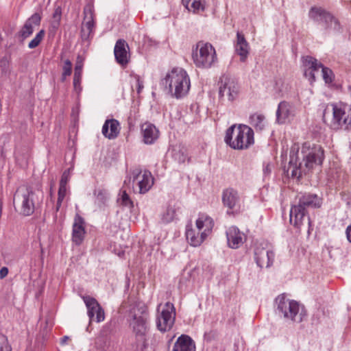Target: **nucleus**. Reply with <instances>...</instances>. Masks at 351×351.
<instances>
[{"label": "nucleus", "mask_w": 351, "mask_h": 351, "mask_svg": "<svg viewBox=\"0 0 351 351\" xmlns=\"http://www.w3.org/2000/svg\"><path fill=\"white\" fill-rule=\"evenodd\" d=\"M298 152V146L293 147L290 151L289 165L287 169H285L287 176L291 175L292 178H300L315 167L322 164L324 154L320 145H313L311 147L310 143H304L302 147V162L299 160Z\"/></svg>", "instance_id": "1"}, {"label": "nucleus", "mask_w": 351, "mask_h": 351, "mask_svg": "<svg viewBox=\"0 0 351 351\" xmlns=\"http://www.w3.org/2000/svg\"><path fill=\"white\" fill-rule=\"evenodd\" d=\"M321 205L322 200L317 195L305 193L299 196L298 204L291 208L290 223L297 228H300L305 223L310 226L308 209L319 208Z\"/></svg>", "instance_id": "2"}, {"label": "nucleus", "mask_w": 351, "mask_h": 351, "mask_svg": "<svg viewBox=\"0 0 351 351\" xmlns=\"http://www.w3.org/2000/svg\"><path fill=\"white\" fill-rule=\"evenodd\" d=\"M323 120L332 130H351V108L343 103L328 104Z\"/></svg>", "instance_id": "3"}, {"label": "nucleus", "mask_w": 351, "mask_h": 351, "mask_svg": "<svg viewBox=\"0 0 351 351\" xmlns=\"http://www.w3.org/2000/svg\"><path fill=\"white\" fill-rule=\"evenodd\" d=\"M43 197L41 190L33 191L31 187L23 185L14 195V206L20 214L29 216L34 212L36 203L42 201Z\"/></svg>", "instance_id": "4"}, {"label": "nucleus", "mask_w": 351, "mask_h": 351, "mask_svg": "<svg viewBox=\"0 0 351 351\" xmlns=\"http://www.w3.org/2000/svg\"><path fill=\"white\" fill-rule=\"evenodd\" d=\"M162 84L168 88L171 97L180 99L189 93L191 82L186 71L182 68L177 67L167 73L162 80Z\"/></svg>", "instance_id": "5"}, {"label": "nucleus", "mask_w": 351, "mask_h": 351, "mask_svg": "<svg viewBox=\"0 0 351 351\" xmlns=\"http://www.w3.org/2000/svg\"><path fill=\"white\" fill-rule=\"evenodd\" d=\"M127 317L136 337L143 339L149 329L147 306L142 302H134L130 304L127 311Z\"/></svg>", "instance_id": "6"}, {"label": "nucleus", "mask_w": 351, "mask_h": 351, "mask_svg": "<svg viewBox=\"0 0 351 351\" xmlns=\"http://www.w3.org/2000/svg\"><path fill=\"white\" fill-rule=\"evenodd\" d=\"M254 134L253 130L248 125H233L226 130L224 141L234 149H246L254 143Z\"/></svg>", "instance_id": "7"}, {"label": "nucleus", "mask_w": 351, "mask_h": 351, "mask_svg": "<svg viewBox=\"0 0 351 351\" xmlns=\"http://www.w3.org/2000/svg\"><path fill=\"white\" fill-rule=\"evenodd\" d=\"M276 313L287 321L302 322L306 317V311L298 302L289 300L285 294L278 295L275 300Z\"/></svg>", "instance_id": "8"}, {"label": "nucleus", "mask_w": 351, "mask_h": 351, "mask_svg": "<svg viewBox=\"0 0 351 351\" xmlns=\"http://www.w3.org/2000/svg\"><path fill=\"white\" fill-rule=\"evenodd\" d=\"M192 57L195 65L199 69H210L218 62L215 47L210 43L204 41L197 43Z\"/></svg>", "instance_id": "9"}, {"label": "nucleus", "mask_w": 351, "mask_h": 351, "mask_svg": "<svg viewBox=\"0 0 351 351\" xmlns=\"http://www.w3.org/2000/svg\"><path fill=\"white\" fill-rule=\"evenodd\" d=\"M302 64L304 68V75L311 83L315 81V73L322 69V74L325 83H332L334 80V74L332 70L324 66L317 59L312 56H306L302 58Z\"/></svg>", "instance_id": "10"}, {"label": "nucleus", "mask_w": 351, "mask_h": 351, "mask_svg": "<svg viewBox=\"0 0 351 351\" xmlns=\"http://www.w3.org/2000/svg\"><path fill=\"white\" fill-rule=\"evenodd\" d=\"M176 315V308L172 303L167 302L164 305L160 304L156 317L158 330L162 332L169 331L175 324Z\"/></svg>", "instance_id": "11"}, {"label": "nucleus", "mask_w": 351, "mask_h": 351, "mask_svg": "<svg viewBox=\"0 0 351 351\" xmlns=\"http://www.w3.org/2000/svg\"><path fill=\"white\" fill-rule=\"evenodd\" d=\"M237 81L228 75H223L219 82V97L221 101H233L239 93Z\"/></svg>", "instance_id": "12"}, {"label": "nucleus", "mask_w": 351, "mask_h": 351, "mask_svg": "<svg viewBox=\"0 0 351 351\" xmlns=\"http://www.w3.org/2000/svg\"><path fill=\"white\" fill-rule=\"evenodd\" d=\"M132 180L133 186L136 184L138 193L144 194L147 193L154 184V178L151 173L145 171L143 173L138 169H135L132 172V177L129 179V182Z\"/></svg>", "instance_id": "13"}, {"label": "nucleus", "mask_w": 351, "mask_h": 351, "mask_svg": "<svg viewBox=\"0 0 351 351\" xmlns=\"http://www.w3.org/2000/svg\"><path fill=\"white\" fill-rule=\"evenodd\" d=\"M83 300L86 304L90 321L101 322L104 320V311L95 298L84 296Z\"/></svg>", "instance_id": "14"}, {"label": "nucleus", "mask_w": 351, "mask_h": 351, "mask_svg": "<svg viewBox=\"0 0 351 351\" xmlns=\"http://www.w3.org/2000/svg\"><path fill=\"white\" fill-rule=\"evenodd\" d=\"M84 14L85 16L82 25L81 37L83 40H88L93 36L94 32L93 11L91 8H85Z\"/></svg>", "instance_id": "15"}, {"label": "nucleus", "mask_w": 351, "mask_h": 351, "mask_svg": "<svg viewBox=\"0 0 351 351\" xmlns=\"http://www.w3.org/2000/svg\"><path fill=\"white\" fill-rule=\"evenodd\" d=\"M295 108L287 101L280 102L276 111V121L279 124H284L290 121L295 116Z\"/></svg>", "instance_id": "16"}, {"label": "nucleus", "mask_w": 351, "mask_h": 351, "mask_svg": "<svg viewBox=\"0 0 351 351\" xmlns=\"http://www.w3.org/2000/svg\"><path fill=\"white\" fill-rule=\"evenodd\" d=\"M254 255L256 264L261 268L271 266L275 256L273 251L265 248H256Z\"/></svg>", "instance_id": "17"}, {"label": "nucleus", "mask_w": 351, "mask_h": 351, "mask_svg": "<svg viewBox=\"0 0 351 351\" xmlns=\"http://www.w3.org/2000/svg\"><path fill=\"white\" fill-rule=\"evenodd\" d=\"M228 245L232 249L239 248L245 241V235L236 226L230 227L226 231Z\"/></svg>", "instance_id": "18"}, {"label": "nucleus", "mask_w": 351, "mask_h": 351, "mask_svg": "<svg viewBox=\"0 0 351 351\" xmlns=\"http://www.w3.org/2000/svg\"><path fill=\"white\" fill-rule=\"evenodd\" d=\"M234 49L236 53L239 56L240 60L245 62L250 53V45L241 32H238L237 34Z\"/></svg>", "instance_id": "19"}, {"label": "nucleus", "mask_w": 351, "mask_h": 351, "mask_svg": "<svg viewBox=\"0 0 351 351\" xmlns=\"http://www.w3.org/2000/svg\"><path fill=\"white\" fill-rule=\"evenodd\" d=\"M141 132L143 142L147 145L154 143L159 137V130L154 124L150 123H143L141 125Z\"/></svg>", "instance_id": "20"}, {"label": "nucleus", "mask_w": 351, "mask_h": 351, "mask_svg": "<svg viewBox=\"0 0 351 351\" xmlns=\"http://www.w3.org/2000/svg\"><path fill=\"white\" fill-rule=\"evenodd\" d=\"M128 45L124 40L119 39L117 41L114 49V53L115 59L119 64L124 65L128 63Z\"/></svg>", "instance_id": "21"}, {"label": "nucleus", "mask_w": 351, "mask_h": 351, "mask_svg": "<svg viewBox=\"0 0 351 351\" xmlns=\"http://www.w3.org/2000/svg\"><path fill=\"white\" fill-rule=\"evenodd\" d=\"M222 201L225 206L234 209L239 206L240 197L236 190L229 188L223 191Z\"/></svg>", "instance_id": "22"}, {"label": "nucleus", "mask_w": 351, "mask_h": 351, "mask_svg": "<svg viewBox=\"0 0 351 351\" xmlns=\"http://www.w3.org/2000/svg\"><path fill=\"white\" fill-rule=\"evenodd\" d=\"M172 351H195V345L189 336L182 335L175 342Z\"/></svg>", "instance_id": "23"}, {"label": "nucleus", "mask_w": 351, "mask_h": 351, "mask_svg": "<svg viewBox=\"0 0 351 351\" xmlns=\"http://www.w3.org/2000/svg\"><path fill=\"white\" fill-rule=\"evenodd\" d=\"M85 234L83 219L80 216H76L73 226V241L76 245H80Z\"/></svg>", "instance_id": "24"}, {"label": "nucleus", "mask_w": 351, "mask_h": 351, "mask_svg": "<svg viewBox=\"0 0 351 351\" xmlns=\"http://www.w3.org/2000/svg\"><path fill=\"white\" fill-rule=\"evenodd\" d=\"M119 131V123L115 119L106 120L102 127V134L109 139L115 138Z\"/></svg>", "instance_id": "25"}, {"label": "nucleus", "mask_w": 351, "mask_h": 351, "mask_svg": "<svg viewBox=\"0 0 351 351\" xmlns=\"http://www.w3.org/2000/svg\"><path fill=\"white\" fill-rule=\"evenodd\" d=\"M186 237L190 245L194 247L199 246L206 238V233H196L191 224L186 226Z\"/></svg>", "instance_id": "26"}, {"label": "nucleus", "mask_w": 351, "mask_h": 351, "mask_svg": "<svg viewBox=\"0 0 351 351\" xmlns=\"http://www.w3.org/2000/svg\"><path fill=\"white\" fill-rule=\"evenodd\" d=\"M214 226L213 220L206 214H199L196 220V227L199 232L206 233V237L211 232Z\"/></svg>", "instance_id": "27"}, {"label": "nucleus", "mask_w": 351, "mask_h": 351, "mask_svg": "<svg viewBox=\"0 0 351 351\" xmlns=\"http://www.w3.org/2000/svg\"><path fill=\"white\" fill-rule=\"evenodd\" d=\"M249 123L256 132L263 131L267 125L265 115L257 112L250 115Z\"/></svg>", "instance_id": "28"}, {"label": "nucleus", "mask_w": 351, "mask_h": 351, "mask_svg": "<svg viewBox=\"0 0 351 351\" xmlns=\"http://www.w3.org/2000/svg\"><path fill=\"white\" fill-rule=\"evenodd\" d=\"M82 68L83 60L80 56H78L75 63L73 76V87L77 93H80L82 90L80 84L82 80Z\"/></svg>", "instance_id": "29"}, {"label": "nucleus", "mask_w": 351, "mask_h": 351, "mask_svg": "<svg viewBox=\"0 0 351 351\" xmlns=\"http://www.w3.org/2000/svg\"><path fill=\"white\" fill-rule=\"evenodd\" d=\"M329 12L324 8L319 6L311 7L308 12V17L321 25L325 17H328V14Z\"/></svg>", "instance_id": "30"}, {"label": "nucleus", "mask_w": 351, "mask_h": 351, "mask_svg": "<svg viewBox=\"0 0 351 351\" xmlns=\"http://www.w3.org/2000/svg\"><path fill=\"white\" fill-rule=\"evenodd\" d=\"M183 5L190 12L198 13L204 10V0H182Z\"/></svg>", "instance_id": "31"}, {"label": "nucleus", "mask_w": 351, "mask_h": 351, "mask_svg": "<svg viewBox=\"0 0 351 351\" xmlns=\"http://www.w3.org/2000/svg\"><path fill=\"white\" fill-rule=\"evenodd\" d=\"M328 17H325L322 25L326 30L339 31L341 29L340 23L337 18L328 12Z\"/></svg>", "instance_id": "32"}, {"label": "nucleus", "mask_w": 351, "mask_h": 351, "mask_svg": "<svg viewBox=\"0 0 351 351\" xmlns=\"http://www.w3.org/2000/svg\"><path fill=\"white\" fill-rule=\"evenodd\" d=\"M289 88V85L284 78L280 77L276 80L274 88L278 93L284 94L288 91Z\"/></svg>", "instance_id": "33"}, {"label": "nucleus", "mask_w": 351, "mask_h": 351, "mask_svg": "<svg viewBox=\"0 0 351 351\" xmlns=\"http://www.w3.org/2000/svg\"><path fill=\"white\" fill-rule=\"evenodd\" d=\"M176 217V210L172 207H169L162 213L161 220L163 223H169L172 221Z\"/></svg>", "instance_id": "34"}, {"label": "nucleus", "mask_w": 351, "mask_h": 351, "mask_svg": "<svg viewBox=\"0 0 351 351\" xmlns=\"http://www.w3.org/2000/svg\"><path fill=\"white\" fill-rule=\"evenodd\" d=\"M34 30V28L25 22L19 33V36L20 38H21V40L23 41L30 36L32 34Z\"/></svg>", "instance_id": "35"}, {"label": "nucleus", "mask_w": 351, "mask_h": 351, "mask_svg": "<svg viewBox=\"0 0 351 351\" xmlns=\"http://www.w3.org/2000/svg\"><path fill=\"white\" fill-rule=\"evenodd\" d=\"M45 30L41 29L36 36L29 43L28 47L29 49H34L39 45L45 36Z\"/></svg>", "instance_id": "36"}, {"label": "nucleus", "mask_w": 351, "mask_h": 351, "mask_svg": "<svg viewBox=\"0 0 351 351\" xmlns=\"http://www.w3.org/2000/svg\"><path fill=\"white\" fill-rule=\"evenodd\" d=\"M172 156L173 159L179 163H184L187 159V155L180 149H174Z\"/></svg>", "instance_id": "37"}, {"label": "nucleus", "mask_w": 351, "mask_h": 351, "mask_svg": "<svg viewBox=\"0 0 351 351\" xmlns=\"http://www.w3.org/2000/svg\"><path fill=\"white\" fill-rule=\"evenodd\" d=\"M119 201L120 204H122L123 206L129 208L133 207V202L130 199L129 195H128L125 191H122L121 192V197L119 199Z\"/></svg>", "instance_id": "38"}, {"label": "nucleus", "mask_w": 351, "mask_h": 351, "mask_svg": "<svg viewBox=\"0 0 351 351\" xmlns=\"http://www.w3.org/2000/svg\"><path fill=\"white\" fill-rule=\"evenodd\" d=\"M66 190H67L66 186L60 185L59 190H58V201H57V204H56V210L57 211L59 210V208L61 206V203L66 196Z\"/></svg>", "instance_id": "39"}, {"label": "nucleus", "mask_w": 351, "mask_h": 351, "mask_svg": "<svg viewBox=\"0 0 351 351\" xmlns=\"http://www.w3.org/2000/svg\"><path fill=\"white\" fill-rule=\"evenodd\" d=\"M71 62L69 60H66L62 67V80H64L67 76H69L71 74Z\"/></svg>", "instance_id": "40"}, {"label": "nucleus", "mask_w": 351, "mask_h": 351, "mask_svg": "<svg viewBox=\"0 0 351 351\" xmlns=\"http://www.w3.org/2000/svg\"><path fill=\"white\" fill-rule=\"evenodd\" d=\"M40 20L41 17L40 14L35 13L26 21V23L29 24L32 27L35 28L36 27L39 26Z\"/></svg>", "instance_id": "41"}, {"label": "nucleus", "mask_w": 351, "mask_h": 351, "mask_svg": "<svg viewBox=\"0 0 351 351\" xmlns=\"http://www.w3.org/2000/svg\"><path fill=\"white\" fill-rule=\"evenodd\" d=\"M0 351H12L8 338L3 335H0Z\"/></svg>", "instance_id": "42"}, {"label": "nucleus", "mask_w": 351, "mask_h": 351, "mask_svg": "<svg viewBox=\"0 0 351 351\" xmlns=\"http://www.w3.org/2000/svg\"><path fill=\"white\" fill-rule=\"evenodd\" d=\"M62 17V9L60 6H57L53 13L52 19L60 21Z\"/></svg>", "instance_id": "43"}, {"label": "nucleus", "mask_w": 351, "mask_h": 351, "mask_svg": "<svg viewBox=\"0 0 351 351\" xmlns=\"http://www.w3.org/2000/svg\"><path fill=\"white\" fill-rule=\"evenodd\" d=\"M69 180V169L65 171L61 178L60 185L66 186L67 182Z\"/></svg>", "instance_id": "44"}, {"label": "nucleus", "mask_w": 351, "mask_h": 351, "mask_svg": "<svg viewBox=\"0 0 351 351\" xmlns=\"http://www.w3.org/2000/svg\"><path fill=\"white\" fill-rule=\"evenodd\" d=\"M60 24V21L51 19V24H50V29L51 30L56 32L58 29Z\"/></svg>", "instance_id": "45"}, {"label": "nucleus", "mask_w": 351, "mask_h": 351, "mask_svg": "<svg viewBox=\"0 0 351 351\" xmlns=\"http://www.w3.org/2000/svg\"><path fill=\"white\" fill-rule=\"evenodd\" d=\"M8 274V269L6 267H3L0 269V278H4Z\"/></svg>", "instance_id": "46"}, {"label": "nucleus", "mask_w": 351, "mask_h": 351, "mask_svg": "<svg viewBox=\"0 0 351 351\" xmlns=\"http://www.w3.org/2000/svg\"><path fill=\"white\" fill-rule=\"evenodd\" d=\"M136 84L138 86L137 92L138 93H140L143 88V83L139 78H138L136 80Z\"/></svg>", "instance_id": "47"}, {"label": "nucleus", "mask_w": 351, "mask_h": 351, "mask_svg": "<svg viewBox=\"0 0 351 351\" xmlns=\"http://www.w3.org/2000/svg\"><path fill=\"white\" fill-rule=\"evenodd\" d=\"M347 239L351 243V224L348 226L346 230Z\"/></svg>", "instance_id": "48"}, {"label": "nucleus", "mask_w": 351, "mask_h": 351, "mask_svg": "<svg viewBox=\"0 0 351 351\" xmlns=\"http://www.w3.org/2000/svg\"><path fill=\"white\" fill-rule=\"evenodd\" d=\"M1 66L2 67V70L5 71L6 68L8 66V62L6 59H3L1 62Z\"/></svg>", "instance_id": "49"}, {"label": "nucleus", "mask_w": 351, "mask_h": 351, "mask_svg": "<svg viewBox=\"0 0 351 351\" xmlns=\"http://www.w3.org/2000/svg\"><path fill=\"white\" fill-rule=\"evenodd\" d=\"M69 339V337L68 336H64L61 339H60V344L62 346H64L67 343V341Z\"/></svg>", "instance_id": "50"}, {"label": "nucleus", "mask_w": 351, "mask_h": 351, "mask_svg": "<svg viewBox=\"0 0 351 351\" xmlns=\"http://www.w3.org/2000/svg\"><path fill=\"white\" fill-rule=\"evenodd\" d=\"M263 171L265 174H268L271 172V167L269 164L264 167Z\"/></svg>", "instance_id": "51"}, {"label": "nucleus", "mask_w": 351, "mask_h": 351, "mask_svg": "<svg viewBox=\"0 0 351 351\" xmlns=\"http://www.w3.org/2000/svg\"><path fill=\"white\" fill-rule=\"evenodd\" d=\"M106 192L105 191H99L98 192V194H97V197H99L100 196L101 197H103L104 195H105Z\"/></svg>", "instance_id": "52"}, {"label": "nucleus", "mask_w": 351, "mask_h": 351, "mask_svg": "<svg viewBox=\"0 0 351 351\" xmlns=\"http://www.w3.org/2000/svg\"><path fill=\"white\" fill-rule=\"evenodd\" d=\"M204 339H206V341H210V340L208 333H205V335H204Z\"/></svg>", "instance_id": "53"}, {"label": "nucleus", "mask_w": 351, "mask_h": 351, "mask_svg": "<svg viewBox=\"0 0 351 351\" xmlns=\"http://www.w3.org/2000/svg\"><path fill=\"white\" fill-rule=\"evenodd\" d=\"M348 91H349V93H350V95H351V85H350V86H349V87H348Z\"/></svg>", "instance_id": "54"}]
</instances>
